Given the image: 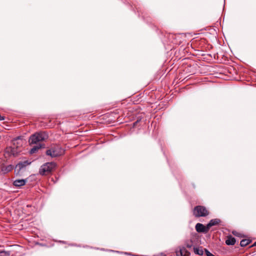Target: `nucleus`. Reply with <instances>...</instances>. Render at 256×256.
<instances>
[{"label":"nucleus","instance_id":"obj_6","mask_svg":"<svg viewBox=\"0 0 256 256\" xmlns=\"http://www.w3.org/2000/svg\"><path fill=\"white\" fill-rule=\"evenodd\" d=\"M14 166L12 164L9 165H5L4 164H2L0 166V172L2 174H6L10 171H12L14 168Z\"/></svg>","mask_w":256,"mask_h":256},{"label":"nucleus","instance_id":"obj_18","mask_svg":"<svg viewBox=\"0 0 256 256\" xmlns=\"http://www.w3.org/2000/svg\"><path fill=\"white\" fill-rule=\"evenodd\" d=\"M5 119L4 116L0 115V120H3Z\"/></svg>","mask_w":256,"mask_h":256},{"label":"nucleus","instance_id":"obj_9","mask_svg":"<svg viewBox=\"0 0 256 256\" xmlns=\"http://www.w3.org/2000/svg\"><path fill=\"white\" fill-rule=\"evenodd\" d=\"M221 222L220 220L218 218H214L211 220L210 222L207 224V228H210V227L214 226H217L220 224Z\"/></svg>","mask_w":256,"mask_h":256},{"label":"nucleus","instance_id":"obj_14","mask_svg":"<svg viewBox=\"0 0 256 256\" xmlns=\"http://www.w3.org/2000/svg\"><path fill=\"white\" fill-rule=\"evenodd\" d=\"M251 242V240H250L244 239L240 241V245L241 246H246L247 245H248L250 242Z\"/></svg>","mask_w":256,"mask_h":256},{"label":"nucleus","instance_id":"obj_17","mask_svg":"<svg viewBox=\"0 0 256 256\" xmlns=\"http://www.w3.org/2000/svg\"><path fill=\"white\" fill-rule=\"evenodd\" d=\"M140 120H137L135 122H134L133 123V128H134V127H136V125L138 124Z\"/></svg>","mask_w":256,"mask_h":256},{"label":"nucleus","instance_id":"obj_15","mask_svg":"<svg viewBox=\"0 0 256 256\" xmlns=\"http://www.w3.org/2000/svg\"><path fill=\"white\" fill-rule=\"evenodd\" d=\"M205 252L207 256H215L213 254H211L208 250L205 249Z\"/></svg>","mask_w":256,"mask_h":256},{"label":"nucleus","instance_id":"obj_12","mask_svg":"<svg viewBox=\"0 0 256 256\" xmlns=\"http://www.w3.org/2000/svg\"><path fill=\"white\" fill-rule=\"evenodd\" d=\"M42 147L41 144H38L37 146H34L30 151V154H33L36 152L39 149Z\"/></svg>","mask_w":256,"mask_h":256},{"label":"nucleus","instance_id":"obj_10","mask_svg":"<svg viewBox=\"0 0 256 256\" xmlns=\"http://www.w3.org/2000/svg\"><path fill=\"white\" fill-rule=\"evenodd\" d=\"M26 181V180L24 179L16 180L14 181L13 184L16 187H20L25 185Z\"/></svg>","mask_w":256,"mask_h":256},{"label":"nucleus","instance_id":"obj_5","mask_svg":"<svg viewBox=\"0 0 256 256\" xmlns=\"http://www.w3.org/2000/svg\"><path fill=\"white\" fill-rule=\"evenodd\" d=\"M193 214L195 217H204L208 215L209 212L206 207L202 206H198L194 207L193 210Z\"/></svg>","mask_w":256,"mask_h":256},{"label":"nucleus","instance_id":"obj_2","mask_svg":"<svg viewBox=\"0 0 256 256\" xmlns=\"http://www.w3.org/2000/svg\"><path fill=\"white\" fill-rule=\"evenodd\" d=\"M48 138V135L46 132H36L32 135L29 139L30 144H36L40 142L46 140Z\"/></svg>","mask_w":256,"mask_h":256},{"label":"nucleus","instance_id":"obj_4","mask_svg":"<svg viewBox=\"0 0 256 256\" xmlns=\"http://www.w3.org/2000/svg\"><path fill=\"white\" fill-rule=\"evenodd\" d=\"M21 146L22 144L16 142V140H14L13 146L8 148L6 150V152L10 153V155L16 156L22 152V148Z\"/></svg>","mask_w":256,"mask_h":256},{"label":"nucleus","instance_id":"obj_8","mask_svg":"<svg viewBox=\"0 0 256 256\" xmlns=\"http://www.w3.org/2000/svg\"><path fill=\"white\" fill-rule=\"evenodd\" d=\"M196 230L198 232L206 233L209 230L208 228H207V225L204 226L200 223H198L195 226Z\"/></svg>","mask_w":256,"mask_h":256},{"label":"nucleus","instance_id":"obj_16","mask_svg":"<svg viewBox=\"0 0 256 256\" xmlns=\"http://www.w3.org/2000/svg\"><path fill=\"white\" fill-rule=\"evenodd\" d=\"M177 256H183V250H180L179 252L176 253Z\"/></svg>","mask_w":256,"mask_h":256},{"label":"nucleus","instance_id":"obj_21","mask_svg":"<svg viewBox=\"0 0 256 256\" xmlns=\"http://www.w3.org/2000/svg\"><path fill=\"white\" fill-rule=\"evenodd\" d=\"M125 254H128V252H125Z\"/></svg>","mask_w":256,"mask_h":256},{"label":"nucleus","instance_id":"obj_13","mask_svg":"<svg viewBox=\"0 0 256 256\" xmlns=\"http://www.w3.org/2000/svg\"><path fill=\"white\" fill-rule=\"evenodd\" d=\"M194 252L196 254L202 255L204 254L203 250L202 248H194Z\"/></svg>","mask_w":256,"mask_h":256},{"label":"nucleus","instance_id":"obj_1","mask_svg":"<svg viewBox=\"0 0 256 256\" xmlns=\"http://www.w3.org/2000/svg\"><path fill=\"white\" fill-rule=\"evenodd\" d=\"M64 152V150L60 145L52 144L46 150V154L52 158H56L62 155Z\"/></svg>","mask_w":256,"mask_h":256},{"label":"nucleus","instance_id":"obj_7","mask_svg":"<svg viewBox=\"0 0 256 256\" xmlns=\"http://www.w3.org/2000/svg\"><path fill=\"white\" fill-rule=\"evenodd\" d=\"M30 163L31 162H29L28 160L20 162L16 165L15 167V170L17 171V174H19L21 170L29 165Z\"/></svg>","mask_w":256,"mask_h":256},{"label":"nucleus","instance_id":"obj_20","mask_svg":"<svg viewBox=\"0 0 256 256\" xmlns=\"http://www.w3.org/2000/svg\"><path fill=\"white\" fill-rule=\"evenodd\" d=\"M252 246H256V241L254 243Z\"/></svg>","mask_w":256,"mask_h":256},{"label":"nucleus","instance_id":"obj_11","mask_svg":"<svg viewBox=\"0 0 256 256\" xmlns=\"http://www.w3.org/2000/svg\"><path fill=\"white\" fill-rule=\"evenodd\" d=\"M236 242V239L232 237L231 236H228L226 240V244L228 246H232L235 244Z\"/></svg>","mask_w":256,"mask_h":256},{"label":"nucleus","instance_id":"obj_19","mask_svg":"<svg viewBox=\"0 0 256 256\" xmlns=\"http://www.w3.org/2000/svg\"><path fill=\"white\" fill-rule=\"evenodd\" d=\"M232 234H233L234 236H238V232H232Z\"/></svg>","mask_w":256,"mask_h":256},{"label":"nucleus","instance_id":"obj_3","mask_svg":"<svg viewBox=\"0 0 256 256\" xmlns=\"http://www.w3.org/2000/svg\"><path fill=\"white\" fill-rule=\"evenodd\" d=\"M56 166V163L54 162H46L40 166L39 173L42 176L48 175L54 169Z\"/></svg>","mask_w":256,"mask_h":256}]
</instances>
